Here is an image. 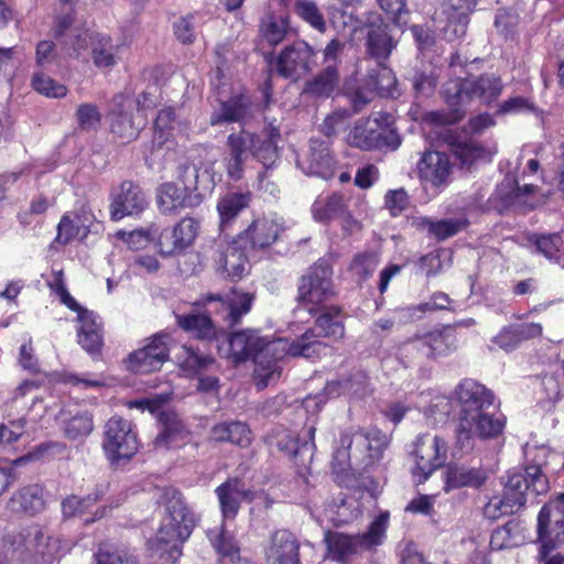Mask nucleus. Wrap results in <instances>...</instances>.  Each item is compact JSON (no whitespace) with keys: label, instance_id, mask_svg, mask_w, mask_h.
<instances>
[{"label":"nucleus","instance_id":"1","mask_svg":"<svg viewBox=\"0 0 564 564\" xmlns=\"http://www.w3.org/2000/svg\"><path fill=\"white\" fill-rule=\"evenodd\" d=\"M308 332L293 341L284 338L269 340L260 336L258 330L246 329L234 333L229 338V356L236 361L252 358L254 361L253 377L259 390L264 389L280 376L279 360L285 355L312 356L321 344L312 339Z\"/></svg>","mask_w":564,"mask_h":564},{"label":"nucleus","instance_id":"2","mask_svg":"<svg viewBox=\"0 0 564 564\" xmlns=\"http://www.w3.org/2000/svg\"><path fill=\"white\" fill-rule=\"evenodd\" d=\"M458 404L456 445L464 452L473 449L477 438L492 440L505 429V417L494 408L495 397L485 386L471 380H463L455 389Z\"/></svg>","mask_w":564,"mask_h":564},{"label":"nucleus","instance_id":"3","mask_svg":"<svg viewBox=\"0 0 564 564\" xmlns=\"http://www.w3.org/2000/svg\"><path fill=\"white\" fill-rule=\"evenodd\" d=\"M159 502L164 506L165 516L155 536L148 544L155 551H169L170 556L176 558L182 554L181 545L191 536L198 519L182 494L173 487L162 490Z\"/></svg>","mask_w":564,"mask_h":564},{"label":"nucleus","instance_id":"4","mask_svg":"<svg viewBox=\"0 0 564 564\" xmlns=\"http://www.w3.org/2000/svg\"><path fill=\"white\" fill-rule=\"evenodd\" d=\"M503 90L501 79L494 74L479 77L454 79L444 86L443 96L449 112L432 113L433 121L441 124H452L465 116V106L474 99L485 104L496 100Z\"/></svg>","mask_w":564,"mask_h":564},{"label":"nucleus","instance_id":"5","mask_svg":"<svg viewBox=\"0 0 564 564\" xmlns=\"http://www.w3.org/2000/svg\"><path fill=\"white\" fill-rule=\"evenodd\" d=\"M391 124L392 116L387 112H377L371 118L358 119L347 141L351 147L365 151L383 149L395 151L401 145V138Z\"/></svg>","mask_w":564,"mask_h":564},{"label":"nucleus","instance_id":"6","mask_svg":"<svg viewBox=\"0 0 564 564\" xmlns=\"http://www.w3.org/2000/svg\"><path fill=\"white\" fill-rule=\"evenodd\" d=\"M139 445L135 427L130 421L115 415L106 422L101 447L111 465L129 462Z\"/></svg>","mask_w":564,"mask_h":564},{"label":"nucleus","instance_id":"7","mask_svg":"<svg viewBox=\"0 0 564 564\" xmlns=\"http://www.w3.org/2000/svg\"><path fill=\"white\" fill-rule=\"evenodd\" d=\"M138 109L132 111V101L123 95H117L112 98L110 116H111V132L124 142L134 140L140 131L147 124V118L142 110L154 105L148 100V95L143 94L137 100Z\"/></svg>","mask_w":564,"mask_h":564},{"label":"nucleus","instance_id":"8","mask_svg":"<svg viewBox=\"0 0 564 564\" xmlns=\"http://www.w3.org/2000/svg\"><path fill=\"white\" fill-rule=\"evenodd\" d=\"M414 465L411 467L413 479L422 484L440 467L447 458V443L438 435L425 433L419 435L412 452Z\"/></svg>","mask_w":564,"mask_h":564},{"label":"nucleus","instance_id":"9","mask_svg":"<svg viewBox=\"0 0 564 564\" xmlns=\"http://www.w3.org/2000/svg\"><path fill=\"white\" fill-rule=\"evenodd\" d=\"M248 245L237 235L230 241L219 240L210 247L216 271L224 278L239 280L249 272Z\"/></svg>","mask_w":564,"mask_h":564},{"label":"nucleus","instance_id":"10","mask_svg":"<svg viewBox=\"0 0 564 564\" xmlns=\"http://www.w3.org/2000/svg\"><path fill=\"white\" fill-rule=\"evenodd\" d=\"M270 66L279 76L297 80L316 66V52L307 42L299 40L284 46L270 61Z\"/></svg>","mask_w":564,"mask_h":564},{"label":"nucleus","instance_id":"11","mask_svg":"<svg viewBox=\"0 0 564 564\" xmlns=\"http://www.w3.org/2000/svg\"><path fill=\"white\" fill-rule=\"evenodd\" d=\"M333 270L325 262H317L303 275L299 283L297 301L311 314L317 312L316 306L330 299L334 294Z\"/></svg>","mask_w":564,"mask_h":564},{"label":"nucleus","instance_id":"12","mask_svg":"<svg viewBox=\"0 0 564 564\" xmlns=\"http://www.w3.org/2000/svg\"><path fill=\"white\" fill-rule=\"evenodd\" d=\"M89 29L74 25L70 13L58 17L54 25V36L59 41L66 55L75 58H86L98 36Z\"/></svg>","mask_w":564,"mask_h":564},{"label":"nucleus","instance_id":"13","mask_svg":"<svg viewBox=\"0 0 564 564\" xmlns=\"http://www.w3.org/2000/svg\"><path fill=\"white\" fill-rule=\"evenodd\" d=\"M538 533L544 556L564 542V494L543 506L538 516Z\"/></svg>","mask_w":564,"mask_h":564},{"label":"nucleus","instance_id":"14","mask_svg":"<svg viewBox=\"0 0 564 564\" xmlns=\"http://www.w3.org/2000/svg\"><path fill=\"white\" fill-rule=\"evenodd\" d=\"M285 229L284 218L275 213H269L254 217L238 236L249 249L265 250L281 238Z\"/></svg>","mask_w":564,"mask_h":564},{"label":"nucleus","instance_id":"15","mask_svg":"<svg viewBox=\"0 0 564 564\" xmlns=\"http://www.w3.org/2000/svg\"><path fill=\"white\" fill-rule=\"evenodd\" d=\"M170 336L156 334L148 339L147 344L132 351L127 358V368L134 373H150L161 369L169 359Z\"/></svg>","mask_w":564,"mask_h":564},{"label":"nucleus","instance_id":"16","mask_svg":"<svg viewBox=\"0 0 564 564\" xmlns=\"http://www.w3.org/2000/svg\"><path fill=\"white\" fill-rule=\"evenodd\" d=\"M315 422L307 423L301 432L295 436L291 431L285 429H275L269 436L271 446H275L280 452L285 453L290 457L301 458V464L305 465L306 460L311 462L315 451L314 435Z\"/></svg>","mask_w":564,"mask_h":564},{"label":"nucleus","instance_id":"17","mask_svg":"<svg viewBox=\"0 0 564 564\" xmlns=\"http://www.w3.org/2000/svg\"><path fill=\"white\" fill-rule=\"evenodd\" d=\"M109 213L112 220L118 221L128 216L142 214L149 200L144 191L131 181H123L110 194Z\"/></svg>","mask_w":564,"mask_h":564},{"label":"nucleus","instance_id":"18","mask_svg":"<svg viewBox=\"0 0 564 564\" xmlns=\"http://www.w3.org/2000/svg\"><path fill=\"white\" fill-rule=\"evenodd\" d=\"M457 337L455 330L447 326L441 330H434L411 341L404 343L400 348V354L409 358L412 351H419L423 357L435 358L448 355L457 348Z\"/></svg>","mask_w":564,"mask_h":564},{"label":"nucleus","instance_id":"19","mask_svg":"<svg viewBox=\"0 0 564 564\" xmlns=\"http://www.w3.org/2000/svg\"><path fill=\"white\" fill-rule=\"evenodd\" d=\"M465 0H448L435 11L433 23L445 40L454 41L465 35L468 24Z\"/></svg>","mask_w":564,"mask_h":564},{"label":"nucleus","instance_id":"20","mask_svg":"<svg viewBox=\"0 0 564 564\" xmlns=\"http://www.w3.org/2000/svg\"><path fill=\"white\" fill-rule=\"evenodd\" d=\"M253 300L254 295L252 293L237 289H232L224 297L219 295L208 297L209 304H215L214 310L218 317L229 328L237 325L241 317L250 312Z\"/></svg>","mask_w":564,"mask_h":564},{"label":"nucleus","instance_id":"21","mask_svg":"<svg viewBox=\"0 0 564 564\" xmlns=\"http://www.w3.org/2000/svg\"><path fill=\"white\" fill-rule=\"evenodd\" d=\"M335 164L328 143L318 139H311L307 153L297 160V165L305 174L322 178L333 176Z\"/></svg>","mask_w":564,"mask_h":564},{"label":"nucleus","instance_id":"22","mask_svg":"<svg viewBox=\"0 0 564 564\" xmlns=\"http://www.w3.org/2000/svg\"><path fill=\"white\" fill-rule=\"evenodd\" d=\"M489 478V473L481 466L448 464L443 473L446 492L460 488L479 489Z\"/></svg>","mask_w":564,"mask_h":564},{"label":"nucleus","instance_id":"23","mask_svg":"<svg viewBox=\"0 0 564 564\" xmlns=\"http://www.w3.org/2000/svg\"><path fill=\"white\" fill-rule=\"evenodd\" d=\"M558 457L557 453L545 446L525 448L528 462L525 474L531 480L532 492L542 495L549 490V480L544 470L547 468L549 458L557 459Z\"/></svg>","mask_w":564,"mask_h":564},{"label":"nucleus","instance_id":"24","mask_svg":"<svg viewBox=\"0 0 564 564\" xmlns=\"http://www.w3.org/2000/svg\"><path fill=\"white\" fill-rule=\"evenodd\" d=\"M308 332L313 333L312 339L322 346L312 356H303L304 358L311 359L318 357L327 349V346L318 339L319 337H328L336 340L344 337L345 327L340 316V310L335 306L323 310L316 318L315 327L307 329L304 334Z\"/></svg>","mask_w":564,"mask_h":564},{"label":"nucleus","instance_id":"25","mask_svg":"<svg viewBox=\"0 0 564 564\" xmlns=\"http://www.w3.org/2000/svg\"><path fill=\"white\" fill-rule=\"evenodd\" d=\"M312 216L315 221L326 224L332 220L340 219L344 226H356L347 209L344 197L337 193L319 195L311 207Z\"/></svg>","mask_w":564,"mask_h":564},{"label":"nucleus","instance_id":"26","mask_svg":"<svg viewBox=\"0 0 564 564\" xmlns=\"http://www.w3.org/2000/svg\"><path fill=\"white\" fill-rule=\"evenodd\" d=\"M417 172L420 178L432 186L445 185L452 173V163L446 153L427 151L417 163Z\"/></svg>","mask_w":564,"mask_h":564},{"label":"nucleus","instance_id":"27","mask_svg":"<svg viewBox=\"0 0 564 564\" xmlns=\"http://www.w3.org/2000/svg\"><path fill=\"white\" fill-rule=\"evenodd\" d=\"M299 551L296 538L288 530H278L271 535L265 556L271 564H301Z\"/></svg>","mask_w":564,"mask_h":564},{"label":"nucleus","instance_id":"28","mask_svg":"<svg viewBox=\"0 0 564 564\" xmlns=\"http://www.w3.org/2000/svg\"><path fill=\"white\" fill-rule=\"evenodd\" d=\"M219 500L223 517L234 519L242 501H251L252 492L246 488L245 484L238 478H231L218 486L215 490Z\"/></svg>","mask_w":564,"mask_h":564},{"label":"nucleus","instance_id":"29","mask_svg":"<svg viewBox=\"0 0 564 564\" xmlns=\"http://www.w3.org/2000/svg\"><path fill=\"white\" fill-rule=\"evenodd\" d=\"M43 528L40 525H31L17 532L9 533L4 538L8 545V553L11 557L26 562H34L35 544L37 539H42Z\"/></svg>","mask_w":564,"mask_h":564},{"label":"nucleus","instance_id":"30","mask_svg":"<svg viewBox=\"0 0 564 564\" xmlns=\"http://www.w3.org/2000/svg\"><path fill=\"white\" fill-rule=\"evenodd\" d=\"M395 44V41L389 34V26L379 18L367 25V53L378 63L388 59Z\"/></svg>","mask_w":564,"mask_h":564},{"label":"nucleus","instance_id":"31","mask_svg":"<svg viewBox=\"0 0 564 564\" xmlns=\"http://www.w3.org/2000/svg\"><path fill=\"white\" fill-rule=\"evenodd\" d=\"M324 541L327 547V556L340 563H345L350 556L365 551L358 534L348 535L341 532L328 531L325 533Z\"/></svg>","mask_w":564,"mask_h":564},{"label":"nucleus","instance_id":"32","mask_svg":"<svg viewBox=\"0 0 564 564\" xmlns=\"http://www.w3.org/2000/svg\"><path fill=\"white\" fill-rule=\"evenodd\" d=\"M218 101L219 108L214 110L209 119L212 126L225 122H240L252 115V106L248 97L235 96L228 100L218 98Z\"/></svg>","mask_w":564,"mask_h":564},{"label":"nucleus","instance_id":"33","mask_svg":"<svg viewBox=\"0 0 564 564\" xmlns=\"http://www.w3.org/2000/svg\"><path fill=\"white\" fill-rule=\"evenodd\" d=\"M280 140V131L272 123L264 129L262 134H256L254 148H252V156L257 159L264 169H271L280 159L278 141Z\"/></svg>","mask_w":564,"mask_h":564},{"label":"nucleus","instance_id":"34","mask_svg":"<svg viewBox=\"0 0 564 564\" xmlns=\"http://www.w3.org/2000/svg\"><path fill=\"white\" fill-rule=\"evenodd\" d=\"M175 317L177 326L197 339L213 340L217 337L218 327L209 314H176Z\"/></svg>","mask_w":564,"mask_h":564},{"label":"nucleus","instance_id":"35","mask_svg":"<svg viewBox=\"0 0 564 564\" xmlns=\"http://www.w3.org/2000/svg\"><path fill=\"white\" fill-rule=\"evenodd\" d=\"M77 329L78 344L89 354L98 352L102 345V336L98 316L91 311L79 312Z\"/></svg>","mask_w":564,"mask_h":564},{"label":"nucleus","instance_id":"36","mask_svg":"<svg viewBox=\"0 0 564 564\" xmlns=\"http://www.w3.org/2000/svg\"><path fill=\"white\" fill-rule=\"evenodd\" d=\"M13 511L34 516L45 508L43 487L34 484L18 490L10 499Z\"/></svg>","mask_w":564,"mask_h":564},{"label":"nucleus","instance_id":"37","mask_svg":"<svg viewBox=\"0 0 564 564\" xmlns=\"http://www.w3.org/2000/svg\"><path fill=\"white\" fill-rule=\"evenodd\" d=\"M338 69L335 64H328L322 72L307 80L303 93L312 98H328L338 85Z\"/></svg>","mask_w":564,"mask_h":564},{"label":"nucleus","instance_id":"38","mask_svg":"<svg viewBox=\"0 0 564 564\" xmlns=\"http://www.w3.org/2000/svg\"><path fill=\"white\" fill-rule=\"evenodd\" d=\"M210 438L215 442H229L240 447L250 445L252 435L247 424L232 421L224 422L213 426L210 431Z\"/></svg>","mask_w":564,"mask_h":564},{"label":"nucleus","instance_id":"39","mask_svg":"<svg viewBox=\"0 0 564 564\" xmlns=\"http://www.w3.org/2000/svg\"><path fill=\"white\" fill-rule=\"evenodd\" d=\"M161 430L154 440L156 448H167L183 440L185 429L178 415L174 412H162L159 416Z\"/></svg>","mask_w":564,"mask_h":564},{"label":"nucleus","instance_id":"40","mask_svg":"<svg viewBox=\"0 0 564 564\" xmlns=\"http://www.w3.org/2000/svg\"><path fill=\"white\" fill-rule=\"evenodd\" d=\"M532 491L531 480L527 474L510 471L503 482L502 496L518 511L527 502L528 491Z\"/></svg>","mask_w":564,"mask_h":564},{"label":"nucleus","instance_id":"41","mask_svg":"<svg viewBox=\"0 0 564 564\" xmlns=\"http://www.w3.org/2000/svg\"><path fill=\"white\" fill-rule=\"evenodd\" d=\"M191 198L186 189L174 183H164L158 189V206L163 214H172L192 205Z\"/></svg>","mask_w":564,"mask_h":564},{"label":"nucleus","instance_id":"42","mask_svg":"<svg viewBox=\"0 0 564 564\" xmlns=\"http://www.w3.org/2000/svg\"><path fill=\"white\" fill-rule=\"evenodd\" d=\"M106 491L107 487L100 485L86 497L75 495L66 497L61 503L63 516L66 518L83 517L106 495Z\"/></svg>","mask_w":564,"mask_h":564},{"label":"nucleus","instance_id":"43","mask_svg":"<svg viewBox=\"0 0 564 564\" xmlns=\"http://www.w3.org/2000/svg\"><path fill=\"white\" fill-rule=\"evenodd\" d=\"M291 32L290 20L288 15H275L268 13L261 20L260 34L270 45L280 44Z\"/></svg>","mask_w":564,"mask_h":564},{"label":"nucleus","instance_id":"44","mask_svg":"<svg viewBox=\"0 0 564 564\" xmlns=\"http://www.w3.org/2000/svg\"><path fill=\"white\" fill-rule=\"evenodd\" d=\"M524 541L523 528L520 522L511 520L497 528L491 533L490 547L499 551L522 544Z\"/></svg>","mask_w":564,"mask_h":564},{"label":"nucleus","instance_id":"45","mask_svg":"<svg viewBox=\"0 0 564 564\" xmlns=\"http://www.w3.org/2000/svg\"><path fill=\"white\" fill-rule=\"evenodd\" d=\"M346 453L349 459H355L364 464V458L368 453V436L366 430H356L344 432L340 436L339 455Z\"/></svg>","mask_w":564,"mask_h":564},{"label":"nucleus","instance_id":"46","mask_svg":"<svg viewBox=\"0 0 564 564\" xmlns=\"http://www.w3.org/2000/svg\"><path fill=\"white\" fill-rule=\"evenodd\" d=\"M117 50L118 46L112 43L108 35L99 33L95 42H93L90 50L94 64L98 68H110L115 66L117 64Z\"/></svg>","mask_w":564,"mask_h":564},{"label":"nucleus","instance_id":"47","mask_svg":"<svg viewBox=\"0 0 564 564\" xmlns=\"http://www.w3.org/2000/svg\"><path fill=\"white\" fill-rule=\"evenodd\" d=\"M207 536L215 549V551L230 561H235L239 556V547L235 541L234 535L228 532L224 524L209 529Z\"/></svg>","mask_w":564,"mask_h":564},{"label":"nucleus","instance_id":"48","mask_svg":"<svg viewBox=\"0 0 564 564\" xmlns=\"http://www.w3.org/2000/svg\"><path fill=\"white\" fill-rule=\"evenodd\" d=\"M176 360L180 368L187 375L193 376L203 369H206L214 359L209 356L202 355L189 346H182L176 354Z\"/></svg>","mask_w":564,"mask_h":564},{"label":"nucleus","instance_id":"49","mask_svg":"<svg viewBox=\"0 0 564 564\" xmlns=\"http://www.w3.org/2000/svg\"><path fill=\"white\" fill-rule=\"evenodd\" d=\"M180 180L183 184L182 188L186 189L188 195L200 189L210 188L208 172L204 171L200 173L199 169L195 164H186L182 166L180 172Z\"/></svg>","mask_w":564,"mask_h":564},{"label":"nucleus","instance_id":"50","mask_svg":"<svg viewBox=\"0 0 564 564\" xmlns=\"http://www.w3.org/2000/svg\"><path fill=\"white\" fill-rule=\"evenodd\" d=\"M96 560L97 564H137L134 555L128 549L111 543L100 544Z\"/></svg>","mask_w":564,"mask_h":564},{"label":"nucleus","instance_id":"51","mask_svg":"<svg viewBox=\"0 0 564 564\" xmlns=\"http://www.w3.org/2000/svg\"><path fill=\"white\" fill-rule=\"evenodd\" d=\"M61 540L43 529V536L42 539H37V543L35 544L34 563L48 564L61 553Z\"/></svg>","mask_w":564,"mask_h":564},{"label":"nucleus","instance_id":"52","mask_svg":"<svg viewBox=\"0 0 564 564\" xmlns=\"http://www.w3.org/2000/svg\"><path fill=\"white\" fill-rule=\"evenodd\" d=\"M390 513L388 511L381 512L369 525V529L364 534H358L365 550L380 545L383 542L386 532L389 525Z\"/></svg>","mask_w":564,"mask_h":564},{"label":"nucleus","instance_id":"53","mask_svg":"<svg viewBox=\"0 0 564 564\" xmlns=\"http://www.w3.org/2000/svg\"><path fill=\"white\" fill-rule=\"evenodd\" d=\"M249 204V195L230 193L224 196L217 205L221 224L235 218Z\"/></svg>","mask_w":564,"mask_h":564},{"label":"nucleus","instance_id":"54","mask_svg":"<svg viewBox=\"0 0 564 564\" xmlns=\"http://www.w3.org/2000/svg\"><path fill=\"white\" fill-rule=\"evenodd\" d=\"M254 133L246 130L234 132L227 137L225 151L248 160L249 155H252V148H254Z\"/></svg>","mask_w":564,"mask_h":564},{"label":"nucleus","instance_id":"55","mask_svg":"<svg viewBox=\"0 0 564 564\" xmlns=\"http://www.w3.org/2000/svg\"><path fill=\"white\" fill-rule=\"evenodd\" d=\"M296 14L318 32H325L326 21L317 4L312 0H295Z\"/></svg>","mask_w":564,"mask_h":564},{"label":"nucleus","instance_id":"56","mask_svg":"<svg viewBox=\"0 0 564 564\" xmlns=\"http://www.w3.org/2000/svg\"><path fill=\"white\" fill-rule=\"evenodd\" d=\"M368 436V453L364 458L366 466L371 465L382 458L384 449L389 445V436L378 429L366 430Z\"/></svg>","mask_w":564,"mask_h":564},{"label":"nucleus","instance_id":"57","mask_svg":"<svg viewBox=\"0 0 564 564\" xmlns=\"http://www.w3.org/2000/svg\"><path fill=\"white\" fill-rule=\"evenodd\" d=\"M32 87L39 94L48 98H62L66 95L67 88L52 77L39 72L32 77Z\"/></svg>","mask_w":564,"mask_h":564},{"label":"nucleus","instance_id":"58","mask_svg":"<svg viewBox=\"0 0 564 564\" xmlns=\"http://www.w3.org/2000/svg\"><path fill=\"white\" fill-rule=\"evenodd\" d=\"M379 69L369 75L370 85L381 95H393L395 91L397 78L389 67L382 62L378 63Z\"/></svg>","mask_w":564,"mask_h":564},{"label":"nucleus","instance_id":"59","mask_svg":"<svg viewBox=\"0 0 564 564\" xmlns=\"http://www.w3.org/2000/svg\"><path fill=\"white\" fill-rule=\"evenodd\" d=\"M379 263L378 257L373 252L358 253L354 257L349 270L359 280H367L372 275Z\"/></svg>","mask_w":564,"mask_h":564},{"label":"nucleus","instance_id":"60","mask_svg":"<svg viewBox=\"0 0 564 564\" xmlns=\"http://www.w3.org/2000/svg\"><path fill=\"white\" fill-rule=\"evenodd\" d=\"M94 430L93 417L88 413L73 416L65 426V435L69 440H78L88 436Z\"/></svg>","mask_w":564,"mask_h":564},{"label":"nucleus","instance_id":"61","mask_svg":"<svg viewBox=\"0 0 564 564\" xmlns=\"http://www.w3.org/2000/svg\"><path fill=\"white\" fill-rule=\"evenodd\" d=\"M175 120V111L172 108H164L159 111L154 121V143L161 147L167 140Z\"/></svg>","mask_w":564,"mask_h":564},{"label":"nucleus","instance_id":"62","mask_svg":"<svg viewBox=\"0 0 564 564\" xmlns=\"http://www.w3.org/2000/svg\"><path fill=\"white\" fill-rule=\"evenodd\" d=\"M159 252L163 257H172L181 254L185 251L183 243L176 238L172 228L163 229L158 238Z\"/></svg>","mask_w":564,"mask_h":564},{"label":"nucleus","instance_id":"63","mask_svg":"<svg viewBox=\"0 0 564 564\" xmlns=\"http://www.w3.org/2000/svg\"><path fill=\"white\" fill-rule=\"evenodd\" d=\"M155 230L152 228L148 229H135L132 231H118L117 236L132 250H140L149 246L152 241Z\"/></svg>","mask_w":564,"mask_h":564},{"label":"nucleus","instance_id":"64","mask_svg":"<svg viewBox=\"0 0 564 564\" xmlns=\"http://www.w3.org/2000/svg\"><path fill=\"white\" fill-rule=\"evenodd\" d=\"M172 229L175 231L176 238L183 243L185 249H187L197 237L199 223L195 218L185 217L172 227Z\"/></svg>","mask_w":564,"mask_h":564}]
</instances>
